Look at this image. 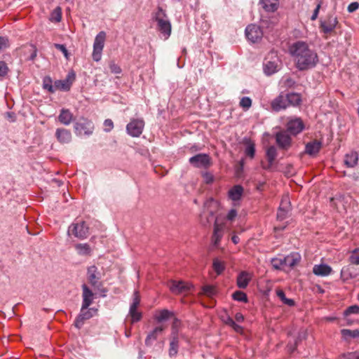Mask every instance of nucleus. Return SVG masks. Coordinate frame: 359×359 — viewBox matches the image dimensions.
<instances>
[{"label": "nucleus", "instance_id": "nucleus-1", "mask_svg": "<svg viewBox=\"0 0 359 359\" xmlns=\"http://www.w3.org/2000/svg\"><path fill=\"white\" fill-rule=\"evenodd\" d=\"M289 53L299 71L313 69L319 62L316 51L305 41H297L289 46Z\"/></svg>", "mask_w": 359, "mask_h": 359}, {"label": "nucleus", "instance_id": "nucleus-2", "mask_svg": "<svg viewBox=\"0 0 359 359\" xmlns=\"http://www.w3.org/2000/svg\"><path fill=\"white\" fill-rule=\"evenodd\" d=\"M152 18L156 23V29L160 32L161 37L164 40L168 39L171 34L172 25L165 11L161 7H158L153 13Z\"/></svg>", "mask_w": 359, "mask_h": 359}, {"label": "nucleus", "instance_id": "nucleus-3", "mask_svg": "<svg viewBox=\"0 0 359 359\" xmlns=\"http://www.w3.org/2000/svg\"><path fill=\"white\" fill-rule=\"evenodd\" d=\"M301 101V95L292 91L285 95L280 94L271 102V107L273 111L278 112L290 106H297Z\"/></svg>", "mask_w": 359, "mask_h": 359}, {"label": "nucleus", "instance_id": "nucleus-4", "mask_svg": "<svg viewBox=\"0 0 359 359\" xmlns=\"http://www.w3.org/2000/svg\"><path fill=\"white\" fill-rule=\"evenodd\" d=\"M281 68V61L277 53L274 51L269 52L263 61V71L267 76H271L278 72Z\"/></svg>", "mask_w": 359, "mask_h": 359}, {"label": "nucleus", "instance_id": "nucleus-5", "mask_svg": "<svg viewBox=\"0 0 359 359\" xmlns=\"http://www.w3.org/2000/svg\"><path fill=\"white\" fill-rule=\"evenodd\" d=\"M217 202L212 198L208 199L204 203V210L200 215V222L204 226H208L212 222L214 224L217 222L215 216V210L211 209L212 206H216Z\"/></svg>", "mask_w": 359, "mask_h": 359}, {"label": "nucleus", "instance_id": "nucleus-6", "mask_svg": "<svg viewBox=\"0 0 359 359\" xmlns=\"http://www.w3.org/2000/svg\"><path fill=\"white\" fill-rule=\"evenodd\" d=\"M68 235L74 236L80 240H83L89 236V227L84 221H77L72 223L68 228Z\"/></svg>", "mask_w": 359, "mask_h": 359}, {"label": "nucleus", "instance_id": "nucleus-7", "mask_svg": "<svg viewBox=\"0 0 359 359\" xmlns=\"http://www.w3.org/2000/svg\"><path fill=\"white\" fill-rule=\"evenodd\" d=\"M106 34L102 31L95 38L92 57L95 62H99L102 58V53L104 46Z\"/></svg>", "mask_w": 359, "mask_h": 359}, {"label": "nucleus", "instance_id": "nucleus-8", "mask_svg": "<svg viewBox=\"0 0 359 359\" xmlns=\"http://www.w3.org/2000/svg\"><path fill=\"white\" fill-rule=\"evenodd\" d=\"M74 130L76 135L89 136L93 133V123L86 118H81L74 124Z\"/></svg>", "mask_w": 359, "mask_h": 359}, {"label": "nucleus", "instance_id": "nucleus-9", "mask_svg": "<svg viewBox=\"0 0 359 359\" xmlns=\"http://www.w3.org/2000/svg\"><path fill=\"white\" fill-rule=\"evenodd\" d=\"M189 163L197 168L207 169L212 165L210 156L207 154H198L189 159Z\"/></svg>", "mask_w": 359, "mask_h": 359}, {"label": "nucleus", "instance_id": "nucleus-10", "mask_svg": "<svg viewBox=\"0 0 359 359\" xmlns=\"http://www.w3.org/2000/svg\"><path fill=\"white\" fill-rule=\"evenodd\" d=\"M246 38L252 43L259 42L263 37L264 31L255 24H251L246 27L245 30Z\"/></svg>", "mask_w": 359, "mask_h": 359}, {"label": "nucleus", "instance_id": "nucleus-11", "mask_svg": "<svg viewBox=\"0 0 359 359\" xmlns=\"http://www.w3.org/2000/svg\"><path fill=\"white\" fill-rule=\"evenodd\" d=\"M140 304V296L138 291H135L133 295V302L129 309V316L131 317L132 323L140 321L142 319V313L137 311Z\"/></svg>", "mask_w": 359, "mask_h": 359}, {"label": "nucleus", "instance_id": "nucleus-12", "mask_svg": "<svg viewBox=\"0 0 359 359\" xmlns=\"http://www.w3.org/2000/svg\"><path fill=\"white\" fill-rule=\"evenodd\" d=\"M144 127V121L142 118L133 119L126 126L128 135L137 137L142 134Z\"/></svg>", "mask_w": 359, "mask_h": 359}, {"label": "nucleus", "instance_id": "nucleus-13", "mask_svg": "<svg viewBox=\"0 0 359 359\" xmlns=\"http://www.w3.org/2000/svg\"><path fill=\"white\" fill-rule=\"evenodd\" d=\"M87 279L92 287L99 289L102 286L101 274L97 267L92 265L87 269Z\"/></svg>", "mask_w": 359, "mask_h": 359}, {"label": "nucleus", "instance_id": "nucleus-14", "mask_svg": "<svg viewBox=\"0 0 359 359\" xmlns=\"http://www.w3.org/2000/svg\"><path fill=\"white\" fill-rule=\"evenodd\" d=\"M276 142L279 149L288 150L292 145V138L285 130L277 132L275 135Z\"/></svg>", "mask_w": 359, "mask_h": 359}, {"label": "nucleus", "instance_id": "nucleus-15", "mask_svg": "<svg viewBox=\"0 0 359 359\" xmlns=\"http://www.w3.org/2000/svg\"><path fill=\"white\" fill-rule=\"evenodd\" d=\"M97 311V310L95 308L83 309V306H81L80 313L74 322L75 327L81 329L84 324V321L91 318Z\"/></svg>", "mask_w": 359, "mask_h": 359}, {"label": "nucleus", "instance_id": "nucleus-16", "mask_svg": "<svg viewBox=\"0 0 359 359\" xmlns=\"http://www.w3.org/2000/svg\"><path fill=\"white\" fill-rule=\"evenodd\" d=\"M170 291L176 294L189 292L193 288L192 284L184 281L172 280L170 283Z\"/></svg>", "mask_w": 359, "mask_h": 359}, {"label": "nucleus", "instance_id": "nucleus-17", "mask_svg": "<svg viewBox=\"0 0 359 359\" xmlns=\"http://www.w3.org/2000/svg\"><path fill=\"white\" fill-rule=\"evenodd\" d=\"M287 132H289L293 135L300 133L304 128V124L300 118H290L286 125Z\"/></svg>", "mask_w": 359, "mask_h": 359}, {"label": "nucleus", "instance_id": "nucleus-18", "mask_svg": "<svg viewBox=\"0 0 359 359\" xmlns=\"http://www.w3.org/2000/svg\"><path fill=\"white\" fill-rule=\"evenodd\" d=\"M82 288V304L83 309H88L93 304L95 299V294L92 290L86 284L81 285Z\"/></svg>", "mask_w": 359, "mask_h": 359}, {"label": "nucleus", "instance_id": "nucleus-19", "mask_svg": "<svg viewBox=\"0 0 359 359\" xmlns=\"http://www.w3.org/2000/svg\"><path fill=\"white\" fill-rule=\"evenodd\" d=\"M76 79V74L74 71L68 72L66 78L62 80H57L55 81V87L62 90H69L72 83Z\"/></svg>", "mask_w": 359, "mask_h": 359}, {"label": "nucleus", "instance_id": "nucleus-20", "mask_svg": "<svg viewBox=\"0 0 359 359\" xmlns=\"http://www.w3.org/2000/svg\"><path fill=\"white\" fill-rule=\"evenodd\" d=\"M338 23L337 18L334 15H329L324 20L320 21V28L325 34H330L334 31Z\"/></svg>", "mask_w": 359, "mask_h": 359}, {"label": "nucleus", "instance_id": "nucleus-21", "mask_svg": "<svg viewBox=\"0 0 359 359\" xmlns=\"http://www.w3.org/2000/svg\"><path fill=\"white\" fill-rule=\"evenodd\" d=\"M277 23L278 18L276 17L262 16L259 27L264 32H271Z\"/></svg>", "mask_w": 359, "mask_h": 359}, {"label": "nucleus", "instance_id": "nucleus-22", "mask_svg": "<svg viewBox=\"0 0 359 359\" xmlns=\"http://www.w3.org/2000/svg\"><path fill=\"white\" fill-rule=\"evenodd\" d=\"M165 329V327L164 325H159L154 327L148 333L145 339V344L147 346H151L154 341L157 339L158 336L163 333Z\"/></svg>", "mask_w": 359, "mask_h": 359}, {"label": "nucleus", "instance_id": "nucleus-23", "mask_svg": "<svg viewBox=\"0 0 359 359\" xmlns=\"http://www.w3.org/2000/svg\"><path fill=\"white\" fill-rule=\"evenodd\" d=\"M358 162V154L355 151H351L345 154L344 163L346 168H353L355 167Z\"/></svg>", "mask_w": 359, "mask_h": 359}, {"label": "nucleus", "instance_id": "nucleus-24", "mask_svg": "<svg viewBox=\"0 0 359 359\" xmlns=\"http://www.w3.org/2000/svg\"><path fill=\"white\" fill-rule=\"evenodd\" d=\"M55 137L62 144H67L72 140L71 132L65 128H57L55 131Z\"/></svg>", "mask_w": 359, "mask_h": 359}, {"label": "nucleus", "instance_id": "nucleus-25", "mask_svg": "<svg viewBox=\"0 0 359 359\" xmlns=\"http://www.w3.org/2000/svg\"><path fill=\"white\" fill-rule=\"evenodd\" d=\"M264 10L268 13L276 11L279 7V0H259Z\"/></svg>", "mask_w": 359, "mask_h": 359}, {"label": "nucleus", "instance_id": "nucleus-26", "mask_svg": "<svg viewBox=\"0 0 359 359\" xmlns=\"http://www.w3.org/2000/svg\"><path fill=\"white\" fill-rule=\"evenodd\" d=\"M223 236V226L222 224L215 222L214 225L213 233L212 236V242L215 246H217Z\"/></svg>", "mask_w": 359, "mask_h": 359}, {"label": "nucleus", "instance_id": "nucleus-27", "mask_svg": "<svg viewBox=\"0 0 359 359\" xmlns=\"http://www.w3.org/2000/svg\"><path fill=\"white\" fill-rule=\"evenodd\" d=\"M251 276L247 271L241 272L237 277V285L241 289H245L249 284Z\"/></svg>", "mask_w": 359, "mask_h": 359}, {"label": "nucleus", "instance_id": "nucleus-28", "mask_svg": "<svg viewBox=\"0 0 359 359\" xmlns=\"http://www.w3.org/2000/svg\"><path fill=\"white\" fill-rule=\"evenodd\" d=\"M278 155L277 149L275 146H270L266 151V156L268 161V165L265 169H269L273 164Z\"/></svg>", "mask_w": 359, "mask_h": 359}, {"label": "nucleus", "instance_id": "nucleus-29", "mask_svg": "<svg viewBox=\"0 0 359 359\" xmlns=\"http://www.w3.org/2000/svg\"><path fill=\"white\" fill-rule=\"evenodd\" d=\"M322 147V143L320 141L314 140L310 142L306 145V153L313 156L318 154Z\"/></svg>", "mask_w": 359, "mask_h": 359}, {"label": "nucleus", "instance_id": "nucleus-30", "mask_svg": "<svg viewBox=\"0 0 359 359\" xmlns=\"http://www.w3.org/2000/svg\"><path fill=\"white\" fill-rule=\"evenodd\" d=\"M332 268L327 264L315 265L313 268V273L316 276H326L330 274Z\"/></svg>", "mask_w": 359, "mask_h": 359}, {"label": "nucleus", "instance_id": "nucleus-31", "mask_svg": "<svg viewBox=\"0 0 359 359\" xmlns=\"http://www.w3.org/2000/svg\"><path fill=\"white\" fill-rule=\"evenodd\" d=\"M73 119V114L69 109H62L58 116L59 121L65 125L68 126L71 123Z\"/></svg>", "mask_w": 359, "mask_h": 359}, {"label": "nucleus", "instance_id": "nucleus-32", "mask_svg": "<svg viewBox=\"0 0 359 359\" xmlns=\"http://www.w3.org/2000/svg\"><path fill=\"white\" fill-rule=\"evenodd\" d=\"M243 193V188L241 185H235L229 191V197L232 201H238Z\"/></svg>", "mask_w": 359, "mask_h": 359}, {"label": "nucleus", "instance_id": "nucleus-33", "mask_svg": "<svg viewBox=\"0 0 359 359\" xmlns=\"http://www.w3.org/2000/svg\"><path fill=\"white\" fill-rule=\"evenodd\" d=\"M289 202L287 199L283 200L280 208L278 210L277 218L279 220H283L287 217L289 211Z\"/></svg>", "mask_w": 359, "mask_h": 359}, {"label": "nucleus", "instance_id": "nucleus-34", "mask_svg": "<svg viewBox=\"0 0 359 359\" xmlns=\"http://www.w3.org/2000/svg\"><path fill=\"white\" fill-rule=\"evenodd\" d=\"M342 339L345 341H350L351 339H355L359 337V329L349 330L342 329L341 330Z\"/></svg>", "mask_w": 359, "mask_h": 359}, {"label": "nucleus", "instance_id": "nucleus-35", "mask_svg": "<svg viewBox=\"0 0 359 359\" xmlns=\"http://www.w3.org/2000/svg\"><path fill=\"white\" fill-rule=\"evenodd\" d=\"M172 315L173 313L168 309H162L156 312L154 319L157 323H162L169 319Z\"/></svg>", "mask_w": 359, "mask_h": 359}, {"label": "nucleus", "instance_id": "nucleus-36", "mask_svg": "<svg viewBox=\"0 0 359 359\" xmlns=\"http://www.w3.org/2000/svg\"><path fill=\"white\" fill-rule=\"evenodd\" d=\"M300 260V256L298 254L292 253L284 257V262L286 266L293 267L298 264Z\"/></svg>", "mask_w": 359, "mask_h": 359}, {"label": "nucleus", "instance_id": "nucleus-37", "mask_svg": "<svg viewBox=\"0 0 359 359\" xmlns=\"http://www.w3.org/2000/svg\"><path fill=\"white\" fill-rule=\"evenodd\" d=\"M179 349V338H170L168 350L169 356L172 358L177 355Z\"/></svg>", "mask_w": 359, "mask_h": 359}, {"label": "nucleus", "instance_id": "nucleus-38", "mask_svg": "<svg viewBox=\"0 0 359 359\" xmlns=\"http://www.w3.org/2000/svg\"><path fill=\"white\" fill-rule=\"evenodd\" d=\"M75 249L79 255L86 256L91 253V248L87 243H79L75 245Z\"/></svg>", "mask_w": 359, "mask_h": 359}, {"label": "nucleus", "instance_id": "nucleus-39", "mask_svg": "<svg viewBox=\"0 0 359 359\" xmlns=\"http://www.w3.org/2000/svg\"><path fill=\"white\" fill-rule=\"evenodd\" d=\"M212 269L217 275H220L225 270V263L218 258H215L212 262Z\"/></svg>", "mask_w": 359, "mask_h": 359}, {"label": "nucleus", "instance_id": "nucleus-40", "mask_svg": "<svg viewBox=\"0 0 359 359\" xmlns=\"http://www.w3.org/2000/svg\"><path fill=\"white\" fill-rule=\"evenodd\" d=\"M181 326V321L178 318H174L171 327L170 338H179L180 327Z\"/></svg>", "mask_w": 359, "mask_h": 359}, {"label": "nucleus", "instance_id": "nucleus-41", "mask_svg": "<svg viewBox=\"0 0 359 359\" xmlns=\"http://www.w3.org/2000/svg\"><path fill=\"white\" fill-rule=\"evenodd\" d=\"M276 295L280 298L283 304L289 306H293L294 305V301L292 299L287 298L285 292L282 290H277Z\"/></svg>", "mask_w": 359, "mask_h": 359}, {"label": "nucleus", "instance_id": "nucleus-42", "mask_svg": "<svg viewBox=\"0 0 359 359\" xmlns=\"http://www.w3.org/2000/svg\"><path fill=\"white\" fill-rule=\"evenodd\" d=\"M202 294L207 297H212L216 294L215 287L210 285H204L202 287Z\"/></svg>", "mask_w": 359, "mask_h": 359}, {"label": "nucleus", "instance_id": "nucleus-43", "mask_svg": "<svg viewBox=\"0 0 359 359\" xmlns=\"http://www.w3.org/2000/svg\"><path fill=\"white\" fill-rule=\"evenodd\" d=\"M232 298L238 302H247L248 297L246 294L241 290H237L232 294Z\"/></svg>", "mask_w": 359, "mask_h": 359}, {"label": "nucleus", "instance_id": "nucleus-44", "mask_svg": "<svg viewBox=\"0 0 359 359\" xmlns=\"http://www.w3.org/2000/svg\"><path fill=\"white\" fill-rule=\"evenodd\" d=\"M273 267L276 269H280L282 267L285 266L284 257L283 258H273L271 261Z\"/></svg>", "mask_w": 359, "mask_h": 359}, {"label": "nucleus", "instance_id": "nucleus-45", "mask_svg": "<svg viewBox=\"0 0 359 359\" xmlns=\"http://www.w3.org/2000/svg\"><path fill=\"white\" fill-rule=\"evenodd\" d=\"M281 82L283 83V87H285V88H297V86L296 85L295 82L290 77L283 78Z\"/></svg>", "mask_w": 359, "mask_h": 359}, {"label": "nucleus", "instance_id": "nucleus-46", "mask_svg": "<svg viewBox=\"0 0 359 359\" xmlns=\"http://www.w3.org/2000/svg\"><path fill=\"white\" fill-rule=\"evenodd\" d=\"M252 105V100L248 97H243L240 101V107L244 110H248Z\"/></svg>", "mask_w": 359, "mask_h": 359}, {"label": "nucleus", "instance_id": "nucleus-47", "mask_svg": "<svg viewBox=\"0 0 359 359\" xmlns=\"http://www.w3.org/2000/svg\"><path fill=\"white\" fill-rule=\"evenodd\" d=\"M109 68L111 73L114 74H120L122 72L121 68L114 61H110Z\"/></svg>", "mask_w": 359, "mask_h": 359}, {"label": "nucleus", "instance_id": "nucleus-48", "mask_svg": "<svg viewBox=\"0 0 359 359\" xmlns=\"http://www.w3.org/2000/svg\"><path fill=\"white\" fill-rule=\"evenodd\" d=\"M201 175L205 184H210L214 182V175L210 172H202Z\"/></svg>", "mask_w": 359, "mask_h": 359}, {"label": "nucleus", "instance_id": "nucleus-49", "mask_svg": "<svg viewBox=\"0 0 359 359\" xmlns=\"http://www.w3.org/2000/svg\"><path fill=\"white\" fill-rule=\"evenodd\" d=\"M340 359H359V350L344 353L341 355Z\"/></svg>", "mask_w": 359, "mask_h": 359}, {"label": "nucleus", "instance_id": "nucleus-50", "mask_svg": "<svg viewBox=\"0 0 359 359\" xmlns=\"http://www.w3.org/2000/svg\"><path fill=\"white\" fill-rule=\"evenodd\" d=\"M359 313V306L353 305L348 307L344 312V316H349L351 314H358Z\"/></svg>", "mask_w": 359, "mask_h": 359}, {"label": "nucleus", "instance_id": "nucleus-51", "mask_svg": "<svg viewBox=\"0 0 359 359\" xmlns=\"http://www.w3.org/2000/svg\"><path fill=\"white\" fill-rule=\"evenodd\" d=\"M245 154L246 156H250L251 158H254L255 154V144L252 143L248 144L245 149Z\"/></svg>", "mask_w": 359, "mask_h": 359}, {"label": "nucleus", "instance_id": "nucleus-52", "mask_svg": "<svg viewBox=\"0 0 359 359\" xmlns=\"http://www.w3.org/2000/svg\"><path fill=\"white\" fill-rule=\"evenodd\" d=\"M43 88L44 90H53V81L50 76H45L43 78Z\"/></svg>", "mask_w": 359, "mask_h": 359}, {"label": "nucleus", "instance_id": "nucleus-53", "mask_svg": "<svg viewBox=\"0 0 359 359\" xmlns=\"http://www.w3.org/2000/svg\"><path fill=\"white\" fill-rule=\"evenodd\" d=\"M350 262L353 264H359V249L353 250L350 256Z\"/></svg>", "mask_w": 359, "mask_h": 359}, {"label": "nucleus", "instance_id": "nucleus-54", "mask_svg": "<svg viewBox=\"0 0 359 359\" xmlns=\"http://www.w3.org/2000/svg\"><path fill=\"white\" fill-rule=\"evenodd\" d=\"M61 8L57 7L54 10L51 15V20H55V22H60L61 20Z\"/></svg>", "mask_w": 359, "mask_h": 359}, {"label": "nucleus", "instance_id": "nucleus-55", "mask_svg": "<svg viewBox=\"0 0 359 359\" xmlns=\"http://www.w3.org/2000/svg\"><path fill=\"white\" fill-rule=\"evenodd\" d=\"M10 46L8 37L0 36V51L8 48Z\"/></svg>", "mask_w": 359, "mask_h": 359}, {"label": "nucleus", "instance_id": "nucleus-56", "mask_svg": "<svg viewBox=\"0 0 359 359\" xmlns=\"http://www.w3.org/2000/svg\"><path fill=\"white\" fill-rule=\"evenodd\" d=\"M8 71V67L6 63L4 61L0 60V77H3L6 75Z\"/></svg>", "mask_w": 359, "mask_h": 359}, {"label": "nucleus", "instance_id": "nucleus-57", "mask_svg": "<svg viewBox=\"0 0 359 359\" xmlns=\"http://www.w3.org/2000/svg\"><path fill=\"white\" fill-rule=\"evenodd\" d=\"M54 46L55 47V48H57V50H60L64 56L68 59V57H69V53H68V50L66 48L65 46L63 45V44H60V43H55L54 44Z\"/></svg>", "mask_w": 359, "mask_h": 359}, {"label": "nucleus", "instance_id": "nucleus-58", "mask_svg": "<svg viewBox=\"0 0 359 359\" xmlns=\"http://www.w3.org/2000/svg\"><path fill=\"white\" fill-rule=\"evenodd\" d=\"M104 131L107 133L110 132L114 128V123L111 119H106L104 121Z\"/></svg>", "mask_w": 359, "mask_h": 359}, {"label": "nucleus", "instance_id": "nucleus-59", "mask_svg": "<svg viewBox=\"0 0 359 359\" xmlns=\"http://www.w3.org/2000/svg\"><path fill=\"white\" fill-rule=\"evenodd\" d=\"M298 346V344H297V341H294V343H288V344L287 345V351L290 353H292L295 351V350L297 349V347Z\"/></svg>", "mask_w": 359, "mask_h": 359}, {"label": "nucleus", "instance_id": "nucleus-60", "mask_svg": "<svg viewBox=\"0 0 359 359\" xmlns=\"http://www.w3.org/2000/svg\"><path fill=\"white\" fill-rule=\"evenodd\" d=\"M306 331L302 330L298 333V335L294 341H297V344L306 339Z\"/></svg>", "mask_w": 359, "mask_h": 359}, {"label": "nucleus", "instance_id": "nucleus-61", "mask_svg": "<svg viewBox=\"0 0 359 359\" xmlns=\"http://www.w3.org/2000/svg\"><path fill=\"white\" fill-rule=\"evenodd\" d=\"M359 7V4L358 2H352L348 6V11L349 13H353L356 11Z\"/></svg>", "mask_w": 359, "mask_h": 359}, {"label": "nucleus", "instance_id": "nucleus-62", "mask_svg": "<svg viewBox=\"0 0 359 359\" xmlns=\"http://www.w3.org/2000/svg\"><path fill=\"white\" fill-rule=\"evenodd\" d=\"M222 320L223 322L229 325V326H231L232 324H233V322L234 320H233V318L231 317H230L228 315H226L225 316H223L222 317Z\"/></svg>", "mask_w": 359, "mask_h": 359}, {"label": "nucleus", "instance_id": "nucleus-63", "mask_svg": "<svg viewBox=\"0 0 359 359\" xmlns=\"http://www.w3.org/2000/svg\"><path fill=\"white\" fill-rule=\"evenodd\" d=\"M320 8V4H318L317 6L316 7V8L314 9L313 14L311 17V20L313 21V20H316V18H318V13H319Z\"/></svg>", "mask_w": 359, "mask_h": 359}, {"label": "nucleus", "instance_id": "nucleus-64", "mask_svg": "<svg viewBox=\"0 0 359 359\" xmlns=\"http://www.w3.org/2000/svg\"><path fill=\"white\" fill-rule=\"evenodd\" d=\"M237 215V212L234 209H231L227 214L226 218L229 220H233Z\"/></svg>", "mask_w": 359, "mask_h": 359}]
</instances>
